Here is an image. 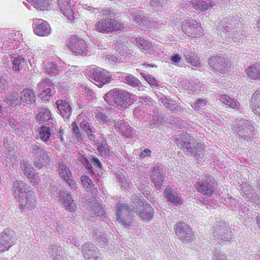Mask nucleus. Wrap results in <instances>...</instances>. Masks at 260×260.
Segmentation results:
<instances>
[{"mask_svg": "<svg viewBox=\"0 0 260 260\" xmlns=\"http://www.w3.org/2000/svg\"><path fill=\"white\" fill-rule=\"evenodd\" d=\"M176 144L183 149L188 151L191 155L199 159H203L204 156V146L201 143H195L194 139L187 134H182L176 138Z\"/></svg>", "mask_w": 260, "mask_h": 260, "instance_id": "obj_1", "label": "nucleus"}, {"mask_svg": "<svg viewBox=\"0 0 260 260\" xmlns=\"http://www.w3.org/2000/svg\"><path fill=\"white\" fill-rule=\"evenodd\" d=\"M12 190L15 197H18V201L21 207L24 209L28 208L30 206V203L35 201L33 198L34 192L29 190L28 186L22 181L17 180L13 183Z\"/></svg>", "mask_w": 260, "mask_h": 260, "instance_id": "obj_2", "label": "nucleus"}, {"mask_svg": "<svg viewBox=\"0 0 260 260\" xmlns=\"http://www.w3.org/2000/svg\"><path fill=\"white\" fill-rule=\"evenodd\" d=\"M132 95V94L123 89L115 88L108 91L104 98L109 105H113L114 103L118 106L124 107L131 104Z\"/></svg>", "mask_w": 260, "mask_h": 260, "instance_id": "obj_3", "label": "nucleus"}, {"mask_svg": "<svg viewBox=\"0 0 260 260\" xmlns=\"http://www.w3.org/2000/svg\"><path fill=\"white\" fill-rule=\"evenodd\" d=\"M30 154L34 157V166L36 169H41L50 161L49 153L36 143L31 144Z\"/></svg>", "mask_w": 260, "mask_h": 260, "instance_id": "obj_4", "label": "nucleus"}, {"mask_svg": "<svg viewBox=\"0 0 260 260\" xmlns=\"http://www.w3.org/2000/svg\"><path fill=\"white\" fill-rule=\"evenodd\" d=\"M134 213H135V203L132 207L123 203H119L117 206L116 212L117 220L125 227L132 225V219Z\"/></svg>", "mask_w": 260, "mask_h": 260, "instance_id": "obj_5", "label": "nucleus"}, {"mask_svg": "<svg viewBox=\"0 0 260 260\" xmlns=\"http://www.w3.org/2000/svg\"><path fill=\"white\" fill-rule=\"evenodd\" d=\"M212 240H219V243L229 242L232 238L231 228L223 221H219L212 228Z\"/></svg>", "mask_w": 260, "mask_h": 260, "instance_id": "obj_6", "label": "nucleus"}, {"mask_svg": "<svg viewBox=\"0 0 260 260\" xmlns=\"http://www.w3.org/2000/svg\"><path fill=\"white\" fill-rule=\"evenodd\" d=\"M123 28L122 23L112 18L101 20L96 22L95 26V28L97 31L106 34L117 31Z\"/></svg>", "mask_w": 260, "mask_h": 260, "instance_id": "obj_7", "label": "nucleus"}, {"mask_svg": "<svg viewBox=\"0 0 260 260\" xmlns=\"http://www.w3.org/2000/svg\"><path fill=\"white\" fill-rule=\"evenodd\" d=\"M236 123L238 135L246 141H250L257 131L252 123L245 119H238Z\"/></svg>", "mask_w": 260, "mask_h": 260, "instance_id": "obj_8", "label": "nucleus"}, {"mask_svg": "<svg viewBox=\"0 0 260 260\" xmlns=\"http://www.w3.org/2000/svg\"><path fill=\"white\" fill-rule=\"evenodd\" d=\"M135 203V210L138 215L144 221H148L153 216L154 209L146 202L141 201L140 197H137Z\"/></svg>", "mask_w": 260, "mask_h": 260, "instance_id": "obj_9", "label": "nucleus"}, {"mask_svg": "<svg viewBox=\"0 0 260 260\" xmlns=\"http://www.w3.org/2000/svg\"><path fill=\"white\" fill-rule=\"evenodd\" d=\"M182 30L188 37H197L202 35L203 30L200 24L192 18H187L182 22Z\"/></svg>", "mask_w": 260, "mask_h": 260, "instance_id": "obj_10", "label": "nucleus"}, {"mask_svg": "<svg viewBox=\"0 0 260 260\" xmlns=\"http://www.w3.org/2000/svg\"><path fill=\"white\" fill-rule=\"evenodd\" d=\"M38 88L42 91L38 96L44 102H48L50 97L54 95L55 93V85L48 78L44 79L39 82Z\"/></svg>", "mask_w": 260, "mask_h": 260, "instance_id": "obj_11", "label": "nucleus"}, {"mask_svg": "<svg viewBox=\"0 0 260 260\" xmlns=\"http://www.w3.org/2000/svg\"><path fill=\"white\" fill-rule=\"evenodd\" d=\"M150 177L154 186L157 189L164 187L166 182V171L161 165H156L150 170Z\"/></svg>", "mask_w": 260, "mask_h": 260, "instance_id": "obj_12", "label": "nucleus"}, {"mask_svg": "<svg viewBox=\"0 0 260 260\" xmlns=\"http://www.w3.org/2000/svg\"><path fill=\"white\" fill-rule=\"evenodd\" d=\"M67 46L73 53L82 56L87 54V44L83 39L72 36L68 40Z\"/></svg>", "mask_w": 260, "mask_h": 260, "instance_id": "obj_13", "label": "nucleus"}, {"mask_svg": "<svg viewBox=\"0 0 260 260\" xmlns=\"http://www.w3.org/2000/svg\"><path fill=\"white\" fill-rule=\"evenodd\" d=\"M87 74L88 77L94 81V84L100 87L110 81V77L102 68H93L88 70Z\"/></svg>", "mask_w": 260, "mask_h": 260, "instance_id": "obj_14", "label": "nucleus"}, {"mask_svg": "<svg viewBox=\"0 0 260 260\" xmlns=\"http://www.w3.org/2000/svg\"><path fill=\"white\" fill-rule=\"evenodd\" d=\"M17 236L10 229H5L0 234V252H3L12 247L16 242Z\"/></svg>", "mask_w": 260, "mask_h": 260, "instance_id": "obj_15", "label": "nucleus"}, {"mask_svg": "<svg viewBox=\"0 0 260 260\" xmlns=\"http://www.w3.org/2000/svg\"><path fill=\"white\" fill-rule=\"evenodd\" d=\"M175 232L183 243H189L193 240V234L191 229L185 223L180 222L176 223Z\"/></svg>", "mask_w": 260, "mask_h": 260, "instance_id": "obj_16", "label": "nucleus"}, {"mask_svg": "<svg viewBox=\"0 0 260 260\" xmlns=\"http://www.w3.org/2000/svg\"><path fill=\"white\" fill-rule=\"evenodd\" d=\"M194 187L198 192L203 195L210 197L214 194L215 191L214 181L209 178L198 179L194 184Z\"/></svg>", "mask_w": 260, "mask_h": 260, "instance_id": "obj_17", "label": "nucleus"}, {"mask_svg": "<svg viewBox=\"0 0 260 260\" xmlns=\"http://www.w3.org/2000/svg\"><path fill=\"white\" fill-rule=\"evenodd\" d=\"M56 168L60 178L68 184L69 186L72 189L76 188L75 181L71 178L72 173L65 161L59 160L56 164Z\"/></svg>", "mask_w": 260, "mask_h": 260, "instance_id": "obj_18", "label": "nucleus"}, {"mask_svg": "<svg viewBox=\"0 0 260 260\" xmlns=\"http://www.w3.org/2000/svg\"><path fill=\"white\" fill-rule=\"evenodd\" d=\"M211 70L214 72L224 73L227 71L228 63L226 59L219 55L213 56L208 60Z\"/></svg>", "mask_w": 260, "mask_h": 260, "instance_id": "obj_19", "label": "nucleus"}, {"mask_svg": "<svg viewBox=\"0 0 260 260\" xmlns=\"http://www.w3.org/2000/svg\"><path fill=\"white\" fill-rule=\"evenodd\" d=\"M32 28L34 33L39 36H48L51 32L49 24L41 19H35L33 20Z\"/></svg>", "mask_w": 260, "mask_h": 260, "instance_id": "obj_20", "label": "nucleus"}, {"mask_svg": "<svg viewBox=\"0 0 260 260\" xmlns=\"http://www.w3.org/2000/svg\"><path fill=\"white\" fill-rule=\"evenodd\" d=\"M129 14L135 23L142 26H147L149 28L151 20L145 14L143 10H137L134 8H132L129 10Z\"/></svg>", "mask_w": 260, "mask_h": 260, "instance_id": "obj_21", "label": "nucleus"}, {"mask_svg": "<svg viewBox=\"0 0 260 260\" xmlns=\"http://www.w3.org/2000/svg\"><path fill=\"white\" fill-rule=\"evenodd\" d=\"M97 150L100 155L106 159L107 161L110 164L111 163L110 160L116 162L117 160V157L115 156V154L111 152L110 146L108 145L106 139L103 138L101 141L99 142Z\"/></svg>", "mask_w": 260, "mask_h": 260, "instance_id": "obj_22", "label": "nucleus"}, {"mask_svg": "<svg viewBox=\"0 0 260 260\" xmlns=\"http://www.w3.org/2000/svg\"><path fill=\"white\" fill-rule=\"evenodd\" d=\"M111 234L109 232H104L101 229L93 231L92 237L96 244L101 247H105L109 244Z\"/></svg>", "mask_w": 260, "mask_h": 260, "instance_id": "obj_23", "label": "nucleus"}, {"mask_svg": "<svg viewBox=\"0 0 260 260\" xmlns=\"http://www.w3.org/2000/svg\"><path fill=\"white\" fill-rule=\"evenodd\" d=\"M81 249L85 259L87 260H102L97 248L91 244H84Z\"/></svg>", "mask_w": 260, "mask_h": 260, "instance_id": "obj_24", "label": "nucleus"}, {"mask_svg": "<svg viewBox=\"0 0 260 260\" xmlns=\"http://www.w3.org/2000/svg\"><path fill=\"white\" fill-rule=\"evenodd\" d=\"M164 196L173 206H177L183 202L181 194L170 186H167L164 191Z\"/></svg>", "mask_w": 260, "mask_h": 260, "instance_id": "obj_25", "label": "nucleus"}, {"mask_svg": "<svg viewBox=\"0 0 260 260\" xmlns=\"http://www.w3.org/2000/svg\"><path fill=\"white\" fill-rule=\"evenodd\" d=\"M58 197L67 210L70 212L75 210L76 205L74 201L71 194H69L67 190L63 189L59 190Z\"/></svg>", "mask_w": 260, "mask_h": 260, "instance_id": "obj_26", "label": "nucleus"}, {"mask_svg": "<svg viewBox=\"0 0 260 260\" xmlns=\"http://www.w3.org/2000/svg\"><path fill=\"white\" fill-rule=\"evenodd\" d=\"M119 77L125 83L132 87H137L140 90H145L146 88L138 79L132 74L122 73Z\"/></svg>", "mask_w": 260, "mask_h": 260, "instance_id": "obj_27", "label": "nucleus"}, {"mask_svg": "<svg viewBox=\"0 0 260 260\" xmlns=\"http://www.w3.org/2000/svg\"><path fill=\"white\" fill-rule=\"evenodd\" d=\"M56 105L62 118L64 119H69L72 112L70 104L65 100H59L56 101Z\"/></svg>", "mask_w": 260, "mask_h": 260, "instance_id": "obj_28", "label": "nucleus"}, {"mask_svg": "<svg viewBox=\"0 0 260 260\" xmlns=\"http://www.w3.org/2000/svg\"><path fill=\"white\" fill-rule=\"evenodd\" d=\"M58 2L61 13L69 20L72 21L74 16L71 0H58Z\"/></svg>", "mask_w": 260, "mask_h": 260, "instance_id": "obj_29", "label": "nucleus"}, {"mask_svg": "<svg viewBox=\"0 0 260 260\" xmlns=\"http://www.w3.org/2000/svg\"><path fill=\"white\" fill-rule=\"evenodd\" d=\"M95 119L101 125H106L107 126L113 125L112 117L107 115L106 114L99 110L98 109L95 110Z\"/></svg>", "mask_w": 260, "mask_h": 260, "instance_id": "obj_30", "label": "nucleus"}, {"mask_svg": "<svg viewBox=\"0 0 260 260\" xmlns=\"http://www.w3.org/2000/svg\"><path fill=\"white\" fill-rule=\"evenodd\" d=\"M181 51L188 63L193 67L200 66L201 62H199L198 56L196 53L187 48H183Z\"/></svg>", "mask_w": 260, "mask_h": 260, "instance_id": "obj_31", "label": "nucleus"}, {"mask_svg": "<svg viewBox=\"0 0 260 260\" xmlns=\"http://www.w3.org/2000/svg\"><path fill=\"white\" fill-rule=\"evenodd\" d=\"M192 6L197 10L204 11L216 5L214 0H192Z\"/></svg>", "mask_w": 260, "mask_h": 260, "instance_id": "obj_32", "label": "nucleus"}, {"mask_svg": "<svg viewBox=\"0 0 260 260\" xmlns=\"http://www.w3.org/2000/svg\"><path fill=\"white\" fill-rule=\"evenodd\" d=\"M246 74L251 79L260 80V62H256L245 69Z\"/></svg>", "mask_w": 260, "mask_h": 260, "instance_id": "obj_33", "label": "nucleus"}, {"mask_svg": "<svg viewBox=\"0 0 260 260\" xmlns=\"http://www.w3.org/2000/svg\"><path fill=\"white\" fill-rule=\"evenodd\" d=\"M52 119L50 111L45 107H40L38 110L36 116V120L40 123L49 121Z\"/></svg>", "mask_w": 260, "mask_h": 260, "instance_id": "obj_34", "label": "nucleus"}, {"mask_svg": "<svg viewBox=\"0 0 260 260\" xmlns=\"http://www.w3.org/2000/svg\"><path fill=\"white\" fill-rule=\"evenodd\" d=\"M21 101L28 105H30L36 101V96L33 90L25 88L21 92Z\"/></svg>", "mask_w": 260, "mask_h": 260, "instance_id": "obj_35", "label": "nucleus"}, {"mask_svg": "<svg viewBox=\"0 0 260 260\" xmlns=\"http://www.w3.org/2000/svg\"><path fill=\"white\" fill-rule=\"evenodd\" d=\"M229 28L230 29L228 26H225L223 27V30H222L220 32V36H223V34L228 32L227 35H225V36L226 37H230L234 42H240V41L242 39L243 37H244V35L242 32H240V31H233V32H229Z\"/></svg>", "mask_w": 260, "mask_h": 260, "instance_id": "obj_36", "label": "nucleus"}, {"mask_svg": "<svg viewBox=\"0 0 260 260\" xmlns=\"http://www.w3.org/2000/svg\"><path fill=\"white\" fill-rule=\"evenodd\" d=\"M90 216L96 220H104L106 218L105 212L100 204L95 205L90 210Z\"/></svg>", "mask_w": 260, "mask_h": 260, "instance_id": "obj_37", "label": "nucleus"}, {"mask_svg": "<svg viewBox=\"0 0 260 260\" xmlns=\"http://www.w3.org/2000/svg\"><path fill=\"white\" fill-rule=\"evenodd\" d=\"M78 122L79 123L81 128L84 131L85 134H88L95 131V129L91 125L90 120L87 117L83 118L79 117L78 119Z\"/></svg>", "mask_w": 260, "mask_h": 260, "instance_id": "obj_38", "label": "nucleus"}, {"mask_svg": "<svg viewBox=\"0 0 260 260\" xmlns=\"http://www.w3.org/2000/svg\"><path fill=\"white\" fill-rule=\"evenodd\" d=\"M38 133L39 137L40 139L47 144V142H48L51 135L50 128L43 125L40 127Z\"/></svg>", "mask_w": 260, "mask_h": 260, "instance_id": "obj_39", "label": "nucleus"}, {"mask_svg": "<svg viewBox=\"0 0 260 260\" xmlns=\"http://www.w3.org/2000/svg\"><path fill=\"white\" fill-rule=\"evenodd\" d=\"M81 181L84 187L86 188L88 191L91 192L92 194H96L97 190L94 187L91 179L87 176H82Z\"/></svg>", "mask_w": 260, "mask_h": 260, "instance_id": "obj_40", "label": "nucleus"}, {"mask_svg": "<svg viewBox=\"0 0 260 260\" xmlns=\"http://www.w3.org/2000/svg\"><path fill=\"white\" fill-rule=\"evenodd\" d=\"M13 63V69L16 71L21 70L25 64L24 58L19 55H14L11 57Z\"/></svg>", "mask_w": 260, "mask_h": 260, "instance_id": "obj_41", "label": "nucleus"}, {"mask_svg": "<svg viewBox=\"0 0 260 260\" xmlns=\"http://www.w3.org/2000/svg\"><path fill=\"white\" fill-rule=\"evenodd\" d=\"M251 102L252 110L257 113L260 112V88L253 93L251 97Z\"/></svg>", "mask_w": 260, "mask_h": 260, "instance_id": "obj_42", "label": "nucleus"}, {"mask_svg": "<svg viewBox=\"0 0 260 260\" xmlns=\"http://www.w3.org/2000/svg\"><path fill=\"white\" fill-rule=\"evenodd\" d=\"M47 252L53 259H58L61 252V247L57 245L50 244L48 247Z\"/></svg>", "mask_w": 260, "mask_h": 260, "instance_id": "obj_43", "label": "nucleus"}, {"mask_svg": "<svg viewBox=\"0 0 260 260\" xmlns=\"http://www.w3.org/2000/svg\"><path fill=\"white\" fill-rule=\"evenodd\" d=\"M243 197L256 205L260 204V198L257 192L245 190L244 192Z\"/></svg>", "mask_w": 260, "mask_h": 260, "instance_id": "obj_44", "label": "nucleus"}, {"mask_svg": "<svg viewBox=\"0 0 260 260\" xmlns=\"http://www.w3.org/2000/svg\"><path fill=\"white\" fill-rule=\"evenodd\" d=\"M79 161L86 168L88 172V173L91 175L93 176L94 175L93 167L90 164V161L87 159L86 157L83 155L81 156L79 158Z\"/></svg>", "mask_w": 260, "mask_h": 260, "instance_id": "obj_45", "label": "nucleus"}, {"mask_svg": "<svg viewBox=\"0 0 260 260\" xmlns=\"http://www.w3.org/2000/svg\"><path fill=\"white\" fill-rule=\"evenodd\" d=\"M135 42L140 45L142 49L146 51H149L152 48V44L141 37L134 38Z\"/></svg>", "mask_w": 260, "mask_h": 260, "instance_id": "obj_46", "label": "nucleus"}, {"mask_svg": "<svg viewBox=\"0 0 260 260\" xmlns=\"http://www.w3.org/2000/svg\"><path fill=\"white\" fill-rule=\"evenodd\" d=\"M141 75L152 88H157L159 85L158 82L154 77H152L151 75L146 74L143 73H141Z\"/></svg>", "mask_w": 260, "mask_h": 260, "instance_id": "obj_47", "label": "nucleus"}, {"mask_svg": "<svg viewBox=\"0 0 260 260\" xmlns=\"http://www.w3.org/2000/svg\"><path fill=\"white\" fill-rule=\"evenodd\" d=\"M20 167L23 173L27 177L34 173V168L29 163L23 161L21 163Z\"/></svg>", "mask_w": 260, "mask_h": 260, "instance_id": "obj_48", "label": "nucleus"}, {"mask_svg": "<svg viewBox=\"0 0 260 260\" xmlns=\"http://www.w3.org/2000/svg\"><path fill=\"white\" fill-rule=\"evenodd\" d=\"M73 136L74 139L80 142L82 140L83 133L80 132L79 126L74 122L72 124Z\"/></svg>", "mask_w": 260, "mask_h": 260, "instance_id": "obj_49", "label": "nucleus"}, {"mask_svg": "<svg viewBox=\"0 0 260 260\" xmlns=\"http://www.w3.org/2000/svg\"><path fill=\"white\" fill-rule=\"evenodd\" d=\"M166 107L172 113H180L182 112L183 110L180 106L172 99L168 103Z\"/></svg>", "mask_w": 260, "mask_h": 260, "instance_id": "obj_50", "label": "nucleus"}, {"mask_svg": "<svg viewBox=\"0 0 260 260\" xmlns=\"http://www.w3.org/2000/svg\"><path fill=\"white\" fill-rule=\"evenodd\" d=\"M120 131L126 138H130L134 136L135 131L131 126L127 125H124L123 126H120Z\"/></svg>", "mask_w": 260, "mask_h": 260, "instance_id": "obj_51", "label": "nucleus"}, {"mask_svg": "<svg viewBox=\"0 0 260 260\" xmlns=\"http://www.w3.org/2000/svg\"><path fill=\"white\" fill-rule=\"evenodd\" d=\"M90 164L97 170H101L102 169V164L99 158L94 156H90L89 157Z\"/></svg>", "mask_w": 260, "mask_h": 260, "instance_id": "obj_52", "label": "nucleus"}, {"mask_svg": "<svg viewBox=\"0 0 260 260\" xmlns=\"http://www.w3.org/2000/svg\"><path fill=\"white\" fill-rule=\"evenodd\" d=\"M158 14H157V16L154 17L153 19L151 20V22L149 23L150 25H152L154 27L160 28L162 26V24H165L167 23V20L166 19L162 18V20H159L157 17Z\"/></svg>", "mask_w": 260, "mask_h": 260, "instance_id": "obj_53", "label": "nucleus"}, {"mask_svg": "<svg viewBox=\"0 0 260 260\" xmlns=\"http://www.w3.org/2000/svg\"><path fill=\"white\" fill-rule=\"evenodd\" d=\"M212 258L213 260H228L226 256L218 249L215 250Z\"/></svg>", "mask_w": 260, "mask_h": 260, "instance_id": "obj_54", "label": "nucleus"}, {"mask_svg": "<svg viewBox=\"0 0 260 260\" xmlns=\"http://www.w3.org/2000/svg\"><path fill=\"white\" fill-rule=\"evenodd\" d=\"M171 0H151L150 2V5L151 7H162L165 6L168 2H171Z\"/></svg>", "mask_w": 260, "mask_h": 260, "instance_id": "obj_55", "label": "nucleus"}, {"mask_svg": "<svg viewBox=\"0 0 260 260\" xmlns=\"http://www.w3.org/2000/svg\"><path fill=\"white\" fill-rule=\"evenodd\" d=\"M189 87L194 88L195 90H193V92L197 93L199 88L201 87L202 84L200 83L198 79H193L189 82Z\"/></svg>", "mask_w": 260, "mask_h": 260, "instance_id": "obj_56", "label": "nucleus"}, {"mask_svg": "<svg viewBox=\"0 0 260 260\" xmlns=\"http://www.w3.org/2000/svg\"><path fill=\"white\" fill-rule=\"evenodd\" d=\"M77 69V67L71 66L66 73V76L71 78L74 77H76L78 74V71Z\"/></svg>", "mask_w": 260, "mask_h": 260, "instance_id": "obj_57", "label": "nucleus"}, {"mask_svg": "<svg viewBox=\"0 0 260 260\" xmlns=\"http://www.w3.org/2000/svg\"><path fill=\"white\" fill-rule=\"evenodd\" d=\"M138 98L139 100H141L139 102L141 103L142 105L152 106L153 105V101L150 98H148L147 96H139Z\"/></svg>", "mask_w": 260, "mask_h": 260, "instance_id": "obj_58", "label": "nucleus"}, {"mask_svg": "<svg viewBox=\"0 0 260 260\" xmlns=\"http://www.w3.org/2000/svg\"><path fill=\"white\" fill-rule=\"evenodd\" d=\"M27 178L30 180V181L34 184H37L40 181L39 177L37 174L33 173L28 177H27Z\"/></svg>", "mask_w": 260, "mask_h": 260, "instance_id": "obj_59", "label": "nucleus"}, {"mask_svg": "<svg viewBox=\"0 0 260 260\" xmlns=\"http://www.w3.org/2000/svg\"><path fill=\"white\" fill-rule=\"evenodd\" d=\"M121 56H122L120 59L125 60H128L132 57V54L129 50L126 51H123L122 52H120Z\"/></svg>", "mask_w": 260, "mask_h": 260, "instance_id": "obj_60", "label": "nucleus"}, {"mask_svg": "<svg viewBox=\"0 0 260 260\" xmlns=\"http://www.w3.org/2000/svg\"><path fill=\"white\" fill-rule=\"evenodd\" d=\"M161 113V112L158 109H157L154 111V114L152 116V119L154 122L159 121V120L160 118V117H161L160 116Z\"/></svg>", "mask_w": 260, "mask_h": 260, "instance_id": "obj_61", "label": "nucleus"}, {"mask_svg": "<svg viewBox=\"0 0 260 260\" xmlns=\"http://www.w3.org/2000/svg\"><path fill=\"white\" fill-rule=\"evenodd\" d=\"M170 60L175 64H177L181 61V57L179 54H176L171 57Z\"/></svg>", "mask_w": 260, "mask_h": 260, "instance_id": "obj_62", "label": "nucleus"}, {"mask_svg": "<svg viewBox=\"0 0 260 260\" xmlns=\"http://www.w3.org/2000/svg\"><path fill=\"white\" fill-rule=\"evenodd\" d=\"M7 159H9L11 161L14 162L15 160H16L17 158V155L15 151L12 150L10 151L9 153L8 154L7 156Z\"/></svg>", "mask_w": 260, "mask_h": 260, "instance_id": "obj_63", "label": "nucleus"}, {"mask_svg": "<svg viewBox=\"0 0 260 260\" xmlns=\"http://www.w3.org/2000/svg\"><path fill=\"white\" fill-rule=\"evenodd\" d=\"M151 151L149 149H145L139 154V157L141 158H143L146 157L150 156L151 155Z\"/></svg>", "mask_w": 260, "mask_h": 260, "instance_id": "obj_64", "label": "nucleus"}]
</instances>
